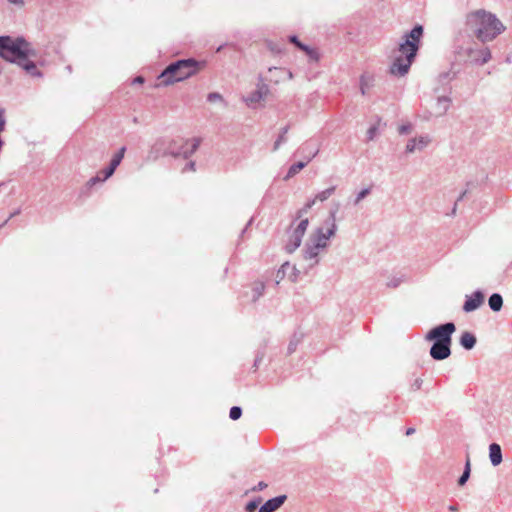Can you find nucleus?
Wrapping results in <instances>:
<instances>
[{
    "instance_id": "nucleus-4",
    "label": "nucleus",
    "mask_w": 512,
    "mask_h": 512,
    "mask_svg": "<svg viewBox=\"0 0 512 512\" xmlns=\"http://www.w3.org/2000/svg\"><path fill=\"white\" fill-rule=\"evenodd\" d=\"M198 62L194 59H181L170 63L158 76V86H169L183 81L197 72Z\"/></svg>"
},
{
    "instance_id": "nucleus-46",
    "label": "nucleus",
    "mask_w": 512,
    "mask_h": 512,
    "mask_svg": "<svg viewBox=\"0 0 512 512\" xmlns=\"http://www.w3.org/2000/svg\"><path fill=\"white\" fill-rule=\"evenodd\" d=\"M267 487V484L263 481H260L256 486L252 488V491H261Z\"/></svg>"
},
{
    "instance_id": "nucleus-16",
    "label": "nucleus",
    "mask_w": 512,
    "mask_h": 512,
    "mask_svg": "<svg viewBox=\"0 0 512 512\" xmlns=\"http://www.w3.org/2000/svg\"><path fill=\"white\" fill-rule=\"evenodd\" d=\"M489 458L493 466H498L503 460L502 450L499 444L492 443L489 445Z\"/></svg>"
},
{
    "instance_id": "nucleus-25",
    "label": "nucleus",
    "mask_w": 512,
    "mask_h": 512,
    "mask_svg": "<svg viewBox=\"0 0 512 512\" xmlns=\"http://www.w3.org/2000/svg\"><path fill=\"white\" fill-rule=\"evenodd\" d=\"M261 498H256L246 504L245 510L246 512H255L259 504L261 503Z\"/></svg>"
},
{
    "instance_id": "nucleus-3",
    "label": "nucleus",
    "mask_w": 512,
    "mask_h": 512,
    "mask_svg": "<svg viewBox=\"0 0 512 512\" xmlns=\"http://www.w3.org/2000/svg\"><path fill=\"white\" fill-rule=\"evenodd\" d=\"M36 52L23 37L0 36V57L19 65L25 58L35 57Z\"/></svg>"
},
{
    "instance_id": "nucleus-36",
    "label": "nucleus",
    "mask_w": 512,
    "mask_h": 512,
    "mask_svg": "<svg viewBox=\"0 0 512 512\" xmlns=\"http://www.w3.org/2000/svg\"><path fill=\"white\" fill-rule=\"evenodd\" d=\"M298 219H300V222L298 223L297 227L306 232L307 227L309 225V220L307 218H303V216L301 218L295 217V220H298Z\"/></svg>"
},
{
    "instance_id": "nucleus-9",
    "label": "nucleus",
    "mask_w": 512,
    "mask_h": 512,
    "mask_svg": "<svg viewBox=\"0 0 512 512\" xmlns=\"http://www.w3.org/2000/svg\"><path fill=\"white\" fill-rule=\"evenodd\" d=\"M335 190H336V186H331V187L317 193L313 199L308 200L305 203V205L296 212V218H301L302 216H304L313 207V205L317 201H320V202L326 201L335 192Z\"/></svg>"
},
{
    "instance_id": "nucleus-43",
    "label": "nucleus",
    "mask_w": 512,
    "mask_h": 512,
    "mask_svg": "<svg viewBox=\"0 0 512 512\" xmlns=\"http://www.w3.org/2000/svg\"><path fill=\"white\" fill-rule=\"evenodd\" d=\"M366 88H368V84L366 82V79L364 76L361 77V80H360V89H361V93L364 95L366 93Z\"/></svg>"
},
{
    "instance_id": "nucleus-49",
    "label": "nucleus",
    "mask_w": 512,
    "mask_h": 512,
    "mask_svg": "<svg viewBox=\"0 0 512 512\" xmlns=\"http://www.w3.org/2000/svg\"><path fill=\"white\" fill-rule=\"evenodd\" d=\"M20 213H21V209H20V208L16 209L15 211H13V212L9 215L8 219H6L2 224H4V225H5V224H6V223L11 219V218H13V217H15V216L19 215Z\"/></svg>"
},
{
    "instance_id": "nucleus-55",
    "label": "nucleus",
    "mask_w": 512,
    "mask_h": 512,
    "mask_svg": "<svg viewBox=\"0 0 512 512\" xmlns=\"http://www.w3.org/2000/svg\"><path fill=\"white\" fill-rule=\"evenodd\" d=\"M448 509H449V511H451V512H457V511H458L457 506H455V505H450V506L448 507Z\"/></svg>"
},
{
    "instance_id": "nucleus-44",
    "label": "nucleus",
    "mask_w": 512,
    "mask_h": 512,
    "mask_svg": "<svg viewBox=\"0 0 512 512\" xmlns=\"http://www.w3.org/2000/svg\"><path fill=\"white\" fill-rule=\"evenodd\" d=\"M307 55L311 60L318 61L319 59V54L315 49L311 48L310 52H308Z\"/></svg>"
},
{
    "instance_id": "nucleus-6",
    "label": "nucleus",
    "mask_w": 512,
    "mask_h": 512,
    "mask_svg": "<svg viewBox=\"0 0 512 512\" xmlns=\"http://www.w3.org/2000/svg\"><path fill=\"white\" fill-rule=\"evenodd\" d=\"M456 55L459 61L484 65L491 59V52L488 48L476 49L471 46L463 48L458 47Z\"/></svg>"
},
{
    "instance_id": "nucleus-53",
    "label": "nucleus",
    "mask_w": 512,
    "mask_h": 512,
    "mask_svg": "<svg viewBox=\"0 0 512 512\" xmlns=\"http://www.w3.org/2000/svg\"><path fill=\"white\" fill-rule=\"evenodd\" d=\"M118 166L119 164L115 160L111 159L109 167H112L114 170H116Z\"/></svg>"
},
{
    "instance_id": "nucleus-15",
    "label": "nucleus",
    "mask_w": 512,
    "mask_h": 512,
    "mask_svg": "<svg viewBox=\"0 0 512 512\" xmlns=\"http://www.w3.org/2000/svg\"><path fill=\"white\" fill-rule=\"evenodd\" d=\"M306 160L307 164L319 153V148L312 141L305 142L297 151Z\"/></svg>"
},
{
    "instance_id": "nucleus-35",
    "label": "nucleus",
    "mask_w": 512,
    "mask_h": 512,
    "mask_svg": "<svg viewBox=\"0 0 512 512\" xmlns=\"http://www.w3.org/2000/svg\"><path fill=\"white\" fill-rule=\"evenodd\" d=\"M429 141L430 140H429L428 137H423V136L419 137L417 139V147H418V149L425 148L428 145Z\"/></svg>"
},
{
    "instance_id": "nucleus-61",
    "label": "nucleus",
    "mask_w": 512,
    "mask_h": 512,
    "mask_svg": "<svg viewBox=\"0 0 512 512\" xmlns=\"http://www.w3.org/2000/svg\"><path fill=\"white\" fill-rule=\"evenodd\" d=\"M3 185L2 183L0 184V186Z\"/></svg>"
},
{
    "instance_id": "nucleus-34",
    "label": "nucleus",
    "mask_w": 512,
    "mask_h": 512,
    "mask_svg": "<svg viewBox=\"0 0 512 512\" xmlns=\"http://www.w3.org/2000/svg\"><path fill=\"white\" fill-rule=\"evenodd\" d=\"M454 78V74H451L450 72H444L439 75V81L440 82H449Z\"/></svg>"
},
{
    "instance_id": "nucleus-20",
    "label": "nucleus",
    "mask_w": 512,
    "mask_h": 512,
    "mask_svg": "<svg viewBox=\"0 0 512 512\" xmlns=\"http://www.w3.org/2000/svg\"><path fill=\"white\" fill-rule=\"evenodd\" d=\"M488 305L494 312H499L503 307V298L499 293H493L488 299Z\"/></svg>"
},
{
    "instance_id": "nucleus-13",
    "label": "nucleus",
    "mask_w": 512,
    "mask_h": 512,
    "mask_svg": "<svg viewBox=\"0 0 512 512\" xmlns=\"http://www.w3.org/2000/svg\"><path fill=\"white\" fill-rule=\"evenodd\" d=\"M304 235L305 231L302 229L298 228L297 226L293 228L285 246L286 251L288 253H293L298 247H300Z\"/></svg>"
},
{
    "instance_id": "nucleus-7",
    "label": "nucleus",
    "mask_w": 512,
    "mask_h": 512,
    "mask_svg": "<svg viewBox=\"0 0 512 512\" xmlns=\"http://www.w3.org/2000/svg\"><path fill=\"white\" fill-rule=\"evenodd\" d=\"M456 330V326L453 322H447L440 324L432 328L425 336L427 341H440V342H451L452 335Z\"/></svg>"
},
{
    "instance_id": "nucleus-60",
    "label": "nucleus",
    "mask_w": 512,
    "mask_h": 512,
    "mask_svg": "<svg viewBox=\"0 0 512 512\" xmlns=\"http://www.w3.org/2000/svg\"><path fill=\"white\" fill-rule=\"evenodd\" d=\"M4 226V224H0V229Z\"/></svg>"
},
{
    "instance_id": "nucleus-10",
    "label": "nucleus",
    "mask_w": 512,
    "mask_h": 512,
    "mask_svg": "<svg viewBox=\"0 0 512 512\" xmlns=\"http://www.w3.org/2000/svg\"><path fill=\"white\" fill-rule=\"evenodd\" d=\"M451 342L433 341L430 356L437 361L445 360L451 355Z\"/></svg>"
},
{
    "instance_id": "nucleus-27",
    "label": "nucleus",
    "mask_w": 512,
    "mask_h": 512,
    "mask_svg": "<svg viewBox=\"0 0 512 512\" xmlns=\"http://www.w3.org/2000/svg\"><path fill=\"white\" fill-rule=\"evenodd\" d=\"M377 134H378V126L376 124L370 126L367 131V134H366L367 141L374 140V138L377 136Z\"/></svg>"
},
{
    "instance_id": "nucleus-26",
    "label": "nucleus",
    "mask_w": 512,
    "mask_h": 512,
    "mask_svg": "<svg viewBox=\"0 0 512 512\" xmlns=\"http://www.w3.org/2000/svg\"><path fill=\"white\" fill-rule=\"evenodd\" d=\"M242 415V408L239 407V406H233L231 409H230V412H229V417L232 419V420H238Z\"/></svg>"
},
{
    "instance_id": "nucleus-22",
    "label": "nucleus",
    "mask_w": 512,
    "mask_h": 512,
    "mask_svg": "<svg viewBox=\"0 0 512 512\" xmlns=\"http://www.w3.org/2000/svg\"><path fill=\"white\" fill-rule=\"evenodd\" d=\"M470 474H471V463H470V457L467 456L463 473L458 479V484L460 486L465 485L470 477Z\"/></svg>"
},
{
    "instance_id": "nucleus-41",
    "label": "nucleus",
    "mask_w": 512,
    "mask_h": 512,
    "mask_svg": "<svg viewBox=\"0 0 512 512\" xmlns=\"http://www.w3.org/2000/svg\"><path fill=\"white\" fill-rule=\"evenodd\" d=\"M400 134H408L411 131V126L409 124L401 125L398 129Z\"/></svg>"
},
{
    "instance_id": "nucleus-48",
    "label": "nucleus",
    "mask_w": 512,
    "mask_h": 512,
    "mask_svg": "<svg viewBox=\"0 0 512 512\" xmlns=\"http://www.w3.org/2000/svg\"><path fill=\"white\" fill-rule=\"evenodd\" d=\"M289 41L293 43L296 47L299 46V43H302L296 35L289 36Z\"/></svg>"
},
{
    "instance_id": "nucleus-58",
    "label": "nucleus",
    "mask_w": 512,
    "mask_h": 512,
    "mask_svg": "<svg viewBox=\"0 0 512 512\" xmlns=\"http://www.w3.org/2000/svg\"><path fill=\"white\" fill-rule=\"evenodd\" d=\"M259 361H260V359H259V358H256V359H255L254 366H257Z\"/></svg>"
},
{
    "instance_id": "nucleus-23",
    "label": "nucleus",
    "mask_w": 512,
    "mask_h": 512,
    "mask_svg": "<svg viewBox=\"0 0 512 512\" xmlns=\"http://www.w3.org/2000/svg\"><path fill=\"white\" fill-rule=\"evenodd\" d=\"M264 290L265 285L263 282L255 283L252 288V301H257L264 294Z\"/></svg>"
},
{
    "instance_id": "nucleus-5",
    "label": "nucleus",
    "mask_w": 512,
    "mask_h": 512,
    "mask_svg": "<svg viewBox=\"0 0 512 512\" xmlns=\"http://www.w3.org/2000/svg\"><path fill=\"white\" fill-rule=\"evenodd\" d=\"M325 227H318L310 238V242L316 244L322 249L328 246V241L337 231L336 210L329 213L328 218L324 222Z\"/></svg>"
},
{
    "instance_id": "nucleus-31",
    "label": "nucleus",
    "mask_w": 512,
    "mask_h": 512,
    "mask_svg": "<svg viewBox=\"0 0 512 512\" xmlns=\"http://www.w3.org/2000/svg\"><path fill=\"white\" fill-rule=\"evenodd\" d=\"M125 151H126V147H121L118 150V152L112 157V159L115 160L120 165L121 161L124 158Z\"/></svg>"
},
{
    "instance_id": "nucleus-51",
    "label": "nucleus",
    "mask_w": 512,
    "mask_h": 512,
    "mask_svg": "<svg viewBox=\"0 0 512 512\" xmlns=\"http://www.w3.org/2000/svg\"><path fill=\"white\" fill-rule=\"evenodd\" d=\"M8 3L16 5V6H23L24 0H6Z\"/></svg>"
},
{
    "instance_id": "nucleus-50",
    "label": "nucleus",
    "mask_w": 512,
    "mask_h": 512,
    "mask_svg": "<svg viewBox=\"0 0 512 512\" xmlns=\"http://www.w3.org/2000/svg\"><path fill=\"white\" fill-rule=\"evenodd\" d=\"M297 48H299L300 50L304 51L306 54L308 52H310V50H311V48L308 45L304 44V43H299V46Z\"/></svg>"
},
{
    "instance_id": "nucleus-37",
    "label": "nucleus",
    "mask_w": 512,
    "mask_h": 512,
    "mask_svg": "<svg viewBox=\"0 0 512 512\" xmlns=\"http://www.w3.org/2000/svg\"><path fill=\"white\" fill-rule=\"evenodd\" d=\"M115 170L112 168V167H106L105 169H103L102 171H100V174H102L103 176V179H108L109 177H111L113 174H114Z\"/></svg>"
},
{
    "instance_id": "nucleus-59",
    "label": "nucleus",
    "mask_w": 512,
    "mask_h": 512,
    "mask_svg": "<svg viewBox=\"0 0 512 512\" xmlns=\"http://www.w3.org/2000/svg\"><path fill=\"white\" fill-rule=\"evenodd\" d=\"M272 70H277V68H276V67H274V68H269V71H270V72H271Z\"/></svg>"
},
{
    "instance_id": "nucleus-30",
    "label": "nucleus",
    "mask_w": 512,
    "mask_h": 512,
    "mask_svg": "<svg viewBox=\"0 0 512 512\" xmlns=\"http://www.w3.org/2000/svg\"><path fill=\"white\" fill-rule=\"evenodd\" d=\"M403 281V279L401 277H392L388 282H387V287H390V288H396L398 287L401 282Z\"/></svg>"
},
{
    "instance_id": "nucleus-21",
    "label": "nucleus",
    "mask_w": 512,
    "mask_h": 512,
    "mask_svg": "<svg viewBox=\"0 0 512 512\" xmlns=\"http://www.w3.org/2000/svg\"><path fill=\"white\" fill-rule=\"evenodd\" d=\"M306 166H307V162H305V161H299L297 163L292 164L289 167L288 172H287L286 176L284 177V180H288V179L294 177L297 173H299Z\"/></svg>"
},
{
    "instance_id": "nucleus-54",
    "label": "nucleus",
    "mask_w": 512,
    "mask_h": 512,
    "mask_svg": "<svg viewBox=\"0 0 512 512\" xmlns=\"http://www.w3.org/2000/svg\"><path fill=\"white\" fill-rule=\"evenodd\" d=\"M415 433V428L413 427H410L406 430V435L409 436V435H412Z\"/></svg>"
},
{
    "instance_id": "nucleus-56",
    "label": "nucleus",
    "mask_w": 512,
    "mask_h": 512,
    "mask_svg": "<svg viewBox=\"0 0 512 512\" xmlns=\"http://www.w3.org/2000/svg\"><path fill=\"white\" fill-rule=\"evenodd\" d=\"M134 82H137V83H143V82H144V79H143V77L138 76V77H136V78L134 79Z\"/></svg>"
},
{
    "instance_id": "nucleus-2",
    "label": "nucleus",
    "mask_w": 512,
    "mask_h": 512,
    "mask_svg": "<svg viewBox=\"0 0 512 512\" xmlns=\"http://www.w3.org/2000/svg\"><path fill=\"white\" fill-rule=\"evenodd\" d=\"M465 25L467 31L483 43L492 41L505 30L496 15L484 9L467 14Z\"/></svg>"
},
{
    "instance_id": "nucleus-47",
    "label": "nucleus",
    "mask_w": 512,
    "mask_h": 512,
    "mask_svg": "<svg viewBox=\"0 0 512 512\" xmlns=\"http://www.w3.org/2000/svg\"><path fill=\"white\" fill-rule=\"evenodd\" d=\"M296 346H297V341H290L289 345H288V353L291 354L293 353L295 350H296Z\"/></svg>"
},
{
    "instance_id": "nucleus-8",
    "label": "nucleus",
    "mask_w": 512,
    "mask_h": 512,
    "mask_svg": "<svg viewBox=\"0 0 512 512\" xmlns=\"http://www.w3.org/2000/svg\"><path fill=\"white\" fill-rule=\"evenodd\" d=\"M200 145L199 138H193L191 140H187L181 144L178 149H175L172 145L168 147L167 153L174 157H183L188 159L192 156Z\"/></svg>"
},
{
    "instance_id": "nucleus-42",
    "label": "nucleus",
    "mask_w": 512,
    "mask_h": 512,
    "mask_svg": "<svg viewBox=\"0 0 512 512\" xmlns=\"http://www.w3.org/2000/svg\"><path fill=\"white\" fill-rule=\"evenodd\" d=\"M466 193H467V191L465 190V191H463V192L460 194V196L458 197L457 201L455 202V204H454V206H453V209H452L451 215H455V214H456V210H457V203H458L459 201H461V200L465 197Z\"/></svg>"
},
{
    "instance_id": "nucleus-45",
    "label": "nucleus",
    "mask_w": 512,
    "mask_h": 512,
    "mask_svg": "<svg viewBox=\"0 0 512 512\" xmlns=\"http://www.w3.org/2000/svg\"><path fill=\"white\" fill-rule=\"evenodd\" d=\"M195 162L194 161H190L188 162L185 167L183 168V172H186V171H195Z\"/></svg>"
},
{
    "instance_id": "nucleus-18",
    "label": "nucleus",
    "mask_w": 512,
    "mask_h": 512,
    "mask_svg": "<svg viewBox=\"0 0 512 512\" xmlns=\"http://www.w3.org/2000/svg\"><path fill=\"white\" fill-rule=\"evenodd\" d=\"M459 342L464 349L471 350L475 347L477 339L474 334L465 331L461 334Z\"/></svg>"
},
{
    "instance_id": "nucleus-40",
    "label": "nucleus",
    "mask_w": 512,
    "mask_h": 512,
    "mask_svg": "<svg viewBox=\"0 0 512 512\" xmlns=\"http://www.w3.org/2000/svg\"><path fill=\"white\" fill-rule=\"evenodd\" d=\"M423 380L421 378H416L411 385L412 390H419L422 386Z\"/></svg>"
},
{
    "instance_id": "nucleus-24",
    "label": "nucleus",
    "mask_w": 512,
    "mask_h": 512,
    "mask_svg": "<svg viewBox=\"0 0 512 512\" xmlns=\"http://www.w3.org/2000/svg\"><path fill=\"white\" fill-rule=\"evenodd\" d=\"M450 102L451 99L447 96H440L437 98V105L438 108L441 110V115L445 114L448 111Z\"/></svg>"
},
{
    "instance_id": "nucleus-19",
    "label": "nucleus",
    "mask_w": 512,
    "mask_h": 512,
    "mask_svg": "<svg viewBox=\"0 0 512 512\" xmlns=\"http://www.w3.org/2000/svg\"><path fill=\"white\" fill-rule=\"evenodd\" d=\"M19 66L33 77H42V73L38 70L34 61L30 60L29 58H25V60H23Z\"/></svg>"
},
{
    "instance_id": "nucleus-33",
    "label": "nucleus",
    "mask_w": 512,
    "mask_h": 512,
    "mask_svg": "<svg viewBox=\"0 0 512 512\" xmlns=\"http://www.w3.org/2000/svg\"><path fill=\"white\" fill-rule=\"evenodd\" d=\"M6 125L5 109L0 107V133L4 131Z\"/></svg>"
},
{
    "instance_id": "nucleus-29",
    "label": "nucleus",
    "mask_w": 512,
    "mask_h": 512,
    "mask_svg": "<svg viewBox=\"0 0 512 512\" xmlns=\"http://www.w3.org/2000/svg\"><path fill=\"white\" fill-rule=\"evenodd\" d=\"M417 139L416 138H412L408 141L407 145H406V152L407 153H413L416 149H417Z\"/></svg>"
},
{
    "instance_id": "nucleus-39",
    "label": "nucleus",
    "mask_w": 512,
    "mask_h": 512,
    "mask_svg": "<svg viewBox=\"0 0 512 512\" xmlns=\"http://www.w3.org/2000/svg\"><path fill=\"white\" fill-rule=\"evenodd\" d=\"M207 100L209 102H214V101H217V100H222V96L219 93H217V92H212V93L208 94Z\"/></svg>"
},
{
    "instance_id": "nucleus-12",
    "label": "nucleus",
    "mask_w": 512,
    "mask_h": 512,
    "mask_svg": "<svg viewBox=\"0 0 512 512\" xmlns=\"http://www.w3.org/2000/svg\"><path fill=\"white\" fill-rule=\"evenodd\" d=\"M268 92V85L265 84L263 79L260 77V82L257 84V89L245 98V102L249 106L258 103L267 96Z\"/></svg>"
},
{
    "instance_id": "nucleus-17",
    "label": "nucleus",
    "mask_w": 512,
    "mask_h": 512,
    "mask_svg": "<svg viewBox=\"0 0 512 512\" xmlns=\"http://www.w3.org/2000/svg\"><path fill=\"white\" fill-rule=\"evenodd\" d=\"M322 248L317 246L316 244L310 242L306 244V248L304 249L303 256L306 260H314L313 264L318 263V255Z\"/></svg>"
},
{
    "instance_id": "nucleus-28",
    "label": "nucleus",
    "mask_w": 512,
    "mask_h": 512,
    "mask_svg": "<svg viewBox=\"0 0 512 512\" xmlns=\"http://www.w3.org/2000/svg\"><path fill=\"white\" fill-rule=\"evenodd\" d=\"M371 192V189L370 188H364L362 189L356 196L355 200H354V205H357L359 204V202L361 200H363L366 196H368Z\"/></svg>"
},
{
    "instance_id": "nucleus-11",
    "label": "nucleus",
    "mask_w": 512,
    "mask_h": 512,
    "mask_svg": "<svg viewBox=\"0 0 512 512\" xmlns=\"http://www.w3.org/2000/svg\"><path fill=\"white\" fill-rule=\"evenodd\" d=\"M484 302V294L480 290L474 291L471 295L466 296L463 304V311L466 313L477 310Z\"/></svg>"
},
{
    "instance_id": "nucleus-52",
    "label": "nucleus",
    "mask_w": 512,
    "mask_h": 512,
    "mask_svg": "<svg viewBox=\"0 0 512 512\" xmlns=\"http://www.w3.org/2000/svg\"><path fill=\"white\" fill-rule=\"evenodd\" d=\"M281 144H283V142L276 139V141L274 142V145H273V151L278 150Z\"/></svg>"
},
{
    "instance_id": "nucleus-38",
    "label": "nucleus",
    "mask_w": 512,
    "mask_h": 512,
    "mask_svg": "<svg viewBox=\"0 0 512 512\" xmlns=\"http://www.w3.org/2000/svg\"><path fill=\"white\" fill-rule=\"evenodd\" d=\"M288 131H289V126H285V127H283V128L281 129V132H280V134H279V136H278V138H277V139H278V140H280V141H282L283 143H285V142H286V140H287V139H286V134L288 133Z\"/></svg>"
},
{
    "instance_id": "nucleus-14",
    "label": "nucleus",
    "mask_w": 512,
    "mask_h": 512,
    "mask_svg": "<svg viewBox=\"0 0 512 512\" xmlns=\"http://www.w3.org/2000/svg\"><path fill=\"white\" fill-rule=\"evenodd\" d=\"M286 495H279L274 498L267 500L260 508L259 512H275L278 510L285 502Z\"/></svg>"
},
{
    "instance_id": "nucleus-57",
    "label": "nucleus",
    "mask_w": 512,
    "mask_h": 512,
    "mask_svg": "<svg viewBox=\"0 0 512 512\" xmlns=\"http://www.w3.org/2000/svg\"><path fill=\"white\" fill-rule=\"evenodd\" d=\"M285 72L287 73L289 79L293 78V74L291 71H285Z\"/></svg>"
},
{
    "instance_id": "nucleus-32",
    "label": "nucleus",
    "mask_w": 512,
    "mask_h": 512,
    "mask_svg": "<svg viewBox=\"0 0 512 512\" xmlns=\"http://www.w3.org/2000/svg\"><path fill=\"white\" fill-rule=\"evenodd\" d=\"M105 180L106 179H103L102 174H100V172H99L96 176L90 178V180L88 181V185L93 186L96 183L104 182Z\"/></svg>"
},
{
    "instance_id": "nucleus-1",
    "label": "nucleus",
    "mask_w": 512,
    "mask_h": 512,
    "mask_svg": "<svg viewBox=\"0 0 512 512\" xmlns=\"http://www.w3.org/2000/svg\"><path fill=\"white\" fill-rule=\"evenodd\" d=\"M422 36L423 26L420 24L403 35L398 47L400 55L394 58L389 68L392 75L404 76L408 73L419 50Z\"/></svg>"
}]
</instances>
